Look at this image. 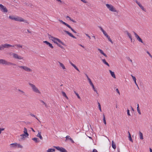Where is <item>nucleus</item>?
<instances>
[{
	"instance_id": "nucleus-8",
	"label": "nucleus",
	"mask_w": 152,
	"mask_h": 152,
	"mask_svg": "<svg viewBox=\"0 0 152 152\" xmlns=\"http://www.w3.org/2000/svg\"><path fill=\"white\" fill-rule=\"evenodd\" d=\"M0 10L1 11L4 12H7L8 11L7 10L6 7L1 4H0Z\"/></svg>"
},
{
	"instance_id": "nucleus-37",
	"label": "nucleus",
	"mask_w": 152,
	"mask_h": 152,
	"mask_svg": "<svg viewBox=\"0 0 152 152\" xmlns=\"http://www.w3.org/2000/svg\"><path fill=\"white\" fill-rule=\"evenodd\" d=\"M48 37L50 39H53L54 37L51 36V35L49 34H48Z\"/></svg>"
},
{
	"instance_id": "nucleus-5",
	"label": "nucleus",
	"mask_w": 152,
	"mask_h": 152,
	"mask_svg": "<svg viewBox=\"0 0 152 152\" xmlns=\"http://www.w3.org/2000/svg\"><path fill=\"white\" fill-rule=\"evenodd\" d=\"M51 40H52L53 41L54 43L56 44V45L58 44V43L57 42V41H58L59 43L61 44L62 45H65V44L60 39H59L54 37L53 39H51Z\"/></svg>"
},
{
	"instance_id": "nucleus-20",
	"label": "nucleus",
	"mask_w": 152,
	"mask_h": 152,
	"mask_svg": "<svg viewBox=\"0 0 152 152\" xmlns=\"http://www.w3.org/2000/svg\"><path fill=\"white\" fill-rule=\"evenodd\" d=\"M54 147L60 152L62 150V149L63 148L62 147H60L58 146H54Z\"/></svg>"
},
{
	"instance_id": "nucleus-54",
	"label": "nucleus",
	"mask_w": 152,
	"mask_h": 152,
	"mask_svg": "<svg viewBox=\"0 0 152 152\" xmlns=\"http://www.w3.org/2000/svg\"><path fill=\"white\" fill-rule=\"evenodd\" d=\"M127 58V59L129 60V61H130L131 62H132V60L129 57H128Z\"/></svg>"
},
{
	"instance_id": "nucleus-4",
	"label": "nucleus",
	"mask_w": 152,
	"mask_h": 152,
	"mask_svg": "<svg viewBox=\"0 0 152 152\" xmlns=\"http://www.w3.org/2000/svg\"><path fill=\"white\" fill-rule=\"evenodd\" d=\"M18 67H20L22 69H23L25 71L27 72H31L32 71V69L26 66H19Z\"/></svg>"
},
{
	"instance_id": "nucleus-32",
	"label": "nucleus",
	"mask_w": 152,
	"mask_h": 152,
	"mask_svg": "<svg viewBox=\"0 0 152 152\" xmlns=\"http://www.w3.org/2000/svg\"><path fill=\"white\" fill-rule=\"evenodd\" d=\"M9 18L10 19L12 20H15V16L13 15H12V16H10L9 17Z\"/></svg>"
},
{
	"instance_id": "nucleus-30",
	"label": "nucleus",
	"mask_w": 152,
	"mask_h": 152,
	"mask_svg": "<svg viewBox=\"0 0 152 152\" xmlns=\"http://www.w3.org/2000/svg\"><path fill=\"white\" fill-rule=\"evenodd\" d=\"M62 93L63 95L64 96L66 99H68V97L66 95V93L64 92V91H62Z\"/></svg>"
},
{
	"instance_id": "nucleus-1",
	"label": "nucleus",
	"mask_w": 152,
	"mask_h": 152,
	"mask_svg": "<svg viewBox=\"0 0 152 152\" xmlns=\"http://www.w3.org/2000/svg\"><path fill=\"white\" fill-rule=\"evenodd\" d=\"M0 64L10 66H16V64L9 61H7L4 59H0Z\"/></svg>"
},
{
	"instance_id": "nucleus-59",
	"label": "nucleus",
	"mask_w": 152,
	"mask_h": 152,
	"mask_svg": "<svg viewBox=\"0 0 152 152\" xmlns=\"http://www.w3.org/2000/svg\"><path fill=\"white\" fill-rule=\"evenodd\" d=\"M94 90L96 92V93H97V94H98V93H97V91L96 90V89L95 88V87H94V88H93Z\"/></svg>"
},
{
	"instance_id": "nucleus-25",
	"label": "nucleus",
	"mask_w": 152,
	"mask_h": 152,
	"mask_svg": "<svg viewBox=\"0 0 152 152\" xmlns=\"http://www.w3.org/2000/svg\"><path fill=\"white\" fill-rule=\"evenodd\" d=\"M17 143H12L10 144L11 147L14 148H17Z\"/></svg>"
},
{
	"instance_id": "nucleus-31",
	"label": "nucleus",
	"mask_w": 152,
	"mask_h": 152,
	"mask_svg": "<svg viewBox=\"0 0 152 152\" xmlns=\"http://www.w3.org/2000/svg\"><path fill=\"white\" fill-rule=\"evenodd\" d=\"M69 28H70L71 30L73 31V32L74 33H77V32H76V31H75L69 25V26H68V27Z\"/></svg>"
},
{
	"instance_id": "nucleus-55",
	"label": "nucleus",
	"mask_w": 152,
	"mask_h": 152,
	"mask_svg": "<svg viewBox=\"0 0 152 152\" xmlns=\"http://www.w3.org/2000/svg\"><path fill=\"white\" fill-rule=\"evenodd\" d=\"M59 47H60L61 48H63V46H62L60 44H58H58H57Z\"/></svg>"
},
{
	"instance_id": "nucleus-28",
	"label": "nucleus",
	"mask_w": 152,
	"mask_h": 152,
	"mask_svg": "<svg viewBox=\"0 0 152 152\" xmlns=\"http://www.w3.org/2000/svg\"><path fill=\"white\" fill-rule=\"evenodd\" d=\"M89 81V82L90 84V85L92 86V87L93 88H94V85H93V83H92V82H91V79L89 80V79H88V80Z\"/></svg>"
},
{
	"instance_id": "nucleus-9",
	"label": "nucleus",
	"mask_w": 152,
	"mask_h": 152,
	"mask_svg": "<svg viewBox=\"0 0 152 152\" xmlns=\"http://www.w3.org/2000/svg\"><path fill=\"white\" fill-rule=\"evenodd\" d=\"M133 33L135 35V37L137 38V39L140 42L143 43V42L142 41V39L134 31Z\"/></svg>"
},
{
	"instance_id": "nucleus-12",
	"label": "nucleus",
	"mask_w": 152,
	"mask_h": 152,
	"mask_svg": "<svg viewBox=\"0 0 152 152\" xmlns=\"http://www.w3.org/2000/svg\"><path fill=\"white\" fill-rule=\"evenodd\" d=\"M64 31L68 35H69L70 37H71L73 38L76 39V37H75L71 33H70L68 31L65 30V31Z\"/></svg>"
},
{
	"instance_id": "nucleus-63",
	"label": "nucleus",
	"mask_w": 152,
	"mask_h": 152,
	"mask_svg": "<svg viewBox=\"0 0 152 152\" xmlns=\"http://www.w3.org/2000/svg\"><path fill=\"white\" fill-rule=\"evenodd\" d=\"M81 1L85 3H86L87 2V1H85V0H81Z\"/></svg>"
},
{
	"instance_id": "nucleus-35",
	"label": "nucleus",
	"mask_w": 152,
	"mask_h": 152,
	"mask_svg": "<svg viewBox=\"0 0 152 152\" xmlns=\"http://www.w3.org/2000/svg\"><path fill=\"white\" fill-rule=\"evenodd\" d=\"M107 37V38L108 39V40L110 41V42H111L112 43H113V42H112V40H111V39H110V37H109V36L108 35L107 36V37Z\"/></svg>"
},
{
	"instance_id": "nucleus-36",
	"label": "nucleus",
	"mask_w": 152,
	"mask_h": 152,
	"mask_svg": "<svg viewBox=\"0 0 152 152\" xmlns=\"http://www.w3.org/2000/svg\"><path fill=\"white\" fill-rule=\"evenodd\" d=\"M17 147L18 148H23V146L21 145L20 144H18L17 143Z\"/></svg>"
},
{
	"instance_id": "nucleus-41",
	"label": "nucleus",
	"mask_w": 152,
	"mask_h": 152,
	"mask_svg": "<svg viewBox=\"0 0 152 152\" xmlns=\"http://www.w3.org/2000/svg\"><path fill=\"white\" fill-rule=\"evenodd\" d=\"M61 23H62L64 25H65L67 27H68V26H69V25H68V24L66 23L65 22H64L63 21Z\"/></svg>"
},
{
	"instance_id": "nucleus-48",
	"label": "nucleus",
	"mask_w": 152,
	"mask_h": 152,
	"mask_svg": "<svg viewBox=\"0 0 152 152\" xmlns=\"http://www.w3.org/2000/svg\"><path fill=\"white\" fill-rule=\"evenodd\" d=\"M127 114L128 115L131 116V115L129 113V110L128 109L127 110Z\"/></svg>"
},
{
	"instance_id": "nucleus-13",
	"label": "nucleus",
	"mask_w": 152,
	"mask_h": 152,
	"mask_svg": "<svg viewBox=\"0 0 152 152\" xmlns=\"http://www.w3.org/2000/svg\"><path fill=\"white\" fill-rule=\"evenodd\" d=\"M44 43L46 44L47 45H48L50 48H53L52 44L50 43L49 42L45 41L43 42Z\"/></svg>"
},
{
	"instance_id": "nucleus-50",
	"label": "nucleus",
	"mask_w": 152,
	"mask_h": 152,
	"mask_svg": "<svg viewBox=\"0 0 152 152\" xmlns=\"http://www.w3.org/2000/svg\"><path fill=\"white\" fill-rule=\"evenodd\" d=\"M30 115L32 117H34L37 120H38V121L39 120L37 119V117L35 116V115L33 114H30Z\"/></svg>"
},
{
	"instance_id": "nucleus-2",
	"label": "nucleus",
	"mask_w": 152,
	"mask_h": 152,
	"mask_svg": "<svg viewBox=\"0 0 152 152\" xmlns=\"http://www.w3.org/2000/svg\"><path fill=\"white\" fill-rule=\"evenodd\" d=\"M28 84L33 91L37 93L40 94V91L35 85L30 83H29Z\"/></svg>"
},
{
	"instance_id": "nucleus-33",
	"label": "nucleus",
	"mask_w": 152,
	"mask_h": 152,
	"mask_svg": "<svg viewBox=\"0 0 152 152\" xmlns=\"http://www.w3.org/2000/svg\"><path fill=\"white\" fill-rule=\"evenodd\" d=\"M103 120L104 124L106 125V122L105 119V117L104 114L103 115Z\"/></svg>"
},
{
	"instance_id": "nucleus-42",
	"label": "nucleus",
	"mask_w": 152,
	"mask_h": 152,
	"mask_svg": "<svg viewBox=\"0 0 152 152\" xmlns=\"http://www.w3.org/2000/svg\"><path fill=\"white\" fill-rule=\"evenodd\" d=\"M41 102L46 107H48V105L47 104H46L45 102H44V101H43L42 100H41Z\"/></svg>"
},
{
	"instance_id": "nucleus-56",
	"label": "nucleus",
	"mask_w": 152,
	"mask_h": 152,
	"mask_svg": "<svg viewBox=\"0 0 152 152\" xmlns=\"http://www.w3.org/2000/svg\"><path fill=\"white\" fill-rule=\"evenodd\" d=\"M85 74L86 75V77H87V79L88 80V79H89V80L90 79L88 77V76L86 74Z\"/></svg>"
},
{
	"instance_id": "nucleus-29",
	"label": "nucleus",
	"mask_w": 152,
	"mask_h": 152,
	"mask_svg": "<svg viewBox=\"0 0 152 152\" xmlns=\"http://www.w3.org/2000/svg\"><path fill=\"white\" fill-rule=\"evenodd\" d=\"M137 112L140 115L141 114V112H140V109H139V105L138 104L137 105Z\"/></svg>"
},
{
	"instance_id": "nucleus-26",
	"label": "nucleus",
	"mask_w": 152,
	"mask_h": 152,
	"mask_svg": "<svg viewBox=\"0 0 152 152\" xmlns=\"http://www.w3.org/2000/svg\"><path fill=\"white\" fill-rule=\"evenodd\" d=\"M58 62L60 66L62 67L63 69H65V66L62 63L60 62Z\"/></svg>"
},
{
	"instance_id": "nucleus-47",
	"label": "nucleus",
	"mask_w": 152,
	"mask_h": 152,
	"mask_svg": "<svg viewBox=\"0 0 152 152\" xmlns=\"http://www.w3.org/2000/svg\"><path fill=\"white\" fill-rule=\"evenodd\" d=\"M4 128H0V134H1L2 131H4Z\"/></svg>"
},
{
	"instance_id": "nucleus-64",
	"label": "nucleus",
	"mask_w": 152,
	"mask_h": 152,
	"mask_svg": "<svg viewBox=\"0 0 152 152\" xmlns=\"http://www.w3.org/2000/svg\"><path fill=\"white\" fill-rule=\"evenodd\" d=\"M23 4L24 5H26V6L28 5V3L26 2H25V3H23Z\"/></svg>"
},
{
	"instance_id": "nucleus-18",
	"label": "nucleus",
	"mask_w": 152,
	"mask_h": 152,
	"mask_svg": "<svg viewBox=\"0 0 152 152\" xmlns=\"http://www.w3.org/2000/svg\"><path fill=\"white\" fill-rule=\"evenodd\" d=\"M38 133L37 135V136L38 137H39L41 140H42L43 138L41 134V132H39V131H38Z\"/></svg>"
},
{
	"instance_id": "nucleus-11",
	"label": "nucleus",
	"mask_w": 152,
	"mask_h": 152,
	"mask_svg": "<svg viewBox=\"0 0 152 152\" xmlns=\"http://www.w3.org/2000/svg\"><path fill=\"white\" fill-rule=\"evenodd\" d=\"M12 55L13 57L16 59H21L23 58L21 56H19L17 54L15 53H13Z\"/></svg>"
},
{
	"instance_id": "nucleus-17",
	"label": "nucleus",
	"mask_w": 152,
	"mask_h": 152,
	"mask_svg": "<svg viewBox=\"0 0 152 152\" xmlns=\"http://www.w3.org/2000/svg\"><path fill=\"white\" fill-rule=\"evenodd\" d=\"M66 140H67V139H69L71 141V142L72 143H74V141L68 135V136H67L66 137Z\"/></svg>"
},
{
	"instance_id": "nucleus-51",
	"label": "nucleus",
	"mask_w": 152,
	"mask_h": 152,
	"mask_svg": "<svg viewBox=\"0 0 152 152\" xmlns=\"http://www.w3.org/2000/svg\"><path fill=\"white\" fill-rule=\"evenodd\" d=\"M18 91L21 92L23 95H24L25 94V93L24 92H23V91H22V90H20V89H18Z\"/></svg>"
},
{
	"instance_id": "nucleus-44",
	"label": "nucleus",
	"mask_w": 152,
	"mask_h": 152,
	"mask_svg": "<svg viewBox=\"0 0 152 152\" xmlns=\"http://www.w3.org/2000/svg\"><path fill=\"white\" fill-rule=\"evenodd\" d=\"M61 152H67V151L65 149L63 148Z\"/></svg>"
},
{
	"instance_id": "nucleus-3",
	"label": "nucleus",
	"mask_w": 152,
	"mask_h": 152,
	"mask_svg": "<svg viewBox=\"0 0 152 152\" xmlns=\"http://www.w3.org/2000/svg\"><path fill=\"white\" fill-rule=\"evenodd\" d=\"M106 6L110 11L112 12H117V11L112 5L108 4H106Z\"/></svg>"
},
{
	"instance_id": "nucleus-46",
	"label": "nucleus",
	"mask_w": 152,
	"mask_h": 152,
	"mask_svg": "<svg viewBox=\"0 0 152 152\" xmlns=\"http://www.w3.org/2000/svg\"><path fill=\"white\" fill-rule=\"evenodd\" d=\"M98 27L100 28L102 32H104V29L102 28L100 26H99Z\"/></svg>"
},
{
	"instance_id": "nucleus-34",
	"label": "nucleus",
	"mask_w": 152,
	"mask_h": 152,
	"mask_svg": "<svg viewBox=\"0 0 152 152\" xmlns=\"http://www.w3.org/2000/svg\"><path fill=\"white\" fill-rule=\"evenodd\" d=\"M14 46H16L17 48H22V45H15Z\"/></svg>"
},
{
	"instance_id": "nucleus-19",
	"label": "nucleus",
	"mask_w": 152,
	"mask_h": 152,
	"mask_svg": "<svg viewBox=\"0 0 152 152\" xmlns=\"http://www.w3.org/2000/svg\"><path fill=\"white\" fill-rule=\"evenodd\" d=\"M24 134L27 137L29 135L28 134L27 132V129L26 128H24V131H23Z\"/></svg>"
},
{
	"instance_id": "nucleus-49",
	"label": "nucleus",
	"mask_w": 152,
	"mask_h": 152,
	"mask_svg": "<svg viewBox=\"0 0 152 152\" xmlns=\"http://www.w3.org/2000/svg\"><path fill=\"white\" fill-rule=\"evenodd\" d=\"M129 140L131 141H132V142H133L132 141V137H131V135H129Z\"/></svg>"
},
{
	"instance_id": "nucleus-6",
	"label": "nucleus",
	"mask_w": 152,
	"mask_h": 152,
	"mask_svg": "<svg viewBox=\"0 0 152 152\" xmlns=\"http://www.w3.org/2000/svg\"><path fill=\"white\" fill-rule=\"evenodd\" d=\"M1 45L3 50H4V48H9L10 47H14V45H12L8 44H4Z\"/></svg>"
},
{
	"instance_id": "nucleus-10",
	"label": "nucleus",
	"mask_w": 152,
	"mask_h": 152,
	"mask_svg": "<svg viewBox=\"0 0 152 152\" xmlns=\"http://www.w3.org/2000/svg\"><path fill=\"white\" fill-rule=\"evenodd\" d=\"M125 33L128 36V37L130 39L132 42H134V39H132V37L131 34L129 33L127 31H125Z\"/></svg>"
},
{
	"instance_id": "nucleus-43",
	"label": "nucleus",
	"mask_w": 152,
	"mask_h": 152,
	"mask_svg": "<svg viewBox=\"0 0 152 152\" xmlns=\"http://www.w3.org/2000/svg\"><path fill=\"white\" fill-rule=\"evenodd\" d=\"M103 33L104 34V36H106V37H107V36H108L107 33L105 31H104V32H103Z\"/></svg>"
},
{
	"instance_id": "nucleus-23",
	"label": "nucleus",
	"mask_w": 152,
	"mask_h": 152,
	"mask_svg": "<svg viewBox=\"0 0 152 152\" xmlns=\"http://www.w3.org/2000/svg\"><path fill=\"white\" fill-rule=\"evenodd\" d=\"M112 148L114 149H115L116 148V145L113 141L112 142Z\"/></svg>"
},
{
	"instance_id": "nucleus-24",
	"label": "nucleus",
	"mask_w": 152,
	"mask_h": 152,
	"mask_svg": "<svg viewBox=\"0 0 152 152\" xmlns=\"http://www.w3.org/2000/svg\"><path fill=\"white\" fill-rule=\"evenodd\" d=\"M140 138L141 140H142L143 139V135L142 134L140 131L139 132Z\"/></svg>"
},
{
	"instance_id": "nucleus-45",
	"label": "nucleus",
	"mask_w": 152,
	"mask_h": 152,
	"mask_svg": "<svg viewBox=\"0 0 152 152\" xmlns=\"http://www.w3.org/2000/svg\"><path fill=\"white\" fill-rule=\"evenodd\" d=\"M147 53L152 58V56L148 51H146Z\"/></svg>"
},
{
	"instance_id": "nucleus-16",
	"label": "nucleus",
	"mask_w": 152,
	"mask_h": 152,
	"mask_svg": "<svg viewBox=\"0 0 152 152\" xmlns=\"http://www.w3.org/2000/svg\"><path fill=\"white\" fill-rule=\"evenodd\" d=\"M20 136L22 137L20 138V140H24V139L26 137H27L25 134H22L20 135Z\"/></svg>"
},
{
	"instance_id": "nucleus-52",
	"label": "nucleus",
	"mask_w": 152,
	"mask_h": 152,
	"mask_svg": "<svg viewBox=\"0 0 152 152\" xmlns=\"http://www.w3.org/2000/svg\"><path fill=\"white\" fill-rule=\"evenodd\" d=\"M142 10L144 11L145 12L146 11V10L145 9L144 7L142 6L141 8H140Z\"/></svg>"
},
{
	"instance_id": "nucleus-14",
	"label": "nucleus",
	"mask_w": 152,
	"mask_h": 152,
	"mask_svg": "<svg viewBox=\"0 0 152 152\" xmlns=\"http://www.w3.org/2000/svg\"><path fill=\"white\" fill-rule=\"evenodd\" d=\"M131 76L132 77L133 80L134 81L135 85H136V86L138 88H139L138 86L136 83V77L132 75H131Z\"/></svg>"
},
{
	"instance_id": "nucleus-61",
	"label": "nucleus",
	"mask_w": 152,
	"mask_h": 152,
	"mask_svg": "<svg viewBox=\"0 0 152 152\" xmlns=\"http://www.w3.org/2000/svg\"><path fill=\"white\" fill-rule=\"evenodd\" d=\"M136 3L139 6H140L141 4L140 3V2L138 1H136Z\"/></svg>"
},
{
	"instance_id": "nucleus-60",
	"label": "nucleus",
	"mask_w": 152,
	"mask_h": 152,
	"mask_svg": "<svg viewBox=\"0 0 152 152\" xmlns=\"http://www.w3.org/2000/svg\"><path fill=\"white\" fill-rule=\"evenodd\" d=\"M86 35L90 39H91V37L89 35H88V34H86Z\"/></svg>"
},
{
	"instance_id": "nucleus-57",
	"label": "nucleus",
	"mask_w": 152,
	"mask_h": 152,
	"mask_svg": "<svg viewBox=\"0 0 152 152\" xmlns=\"http://www.w3.org/2000/svg\"><path fill=\"white\" fill-rule=\"evenodd\" d=\"M116 92L119 94L120 95V93L118 89L117 88L116 89Z\"/></svg>"
},
{
	"instance_id": "nucleus-40",
	"label": "nucleus",
	"mask_w": 152,
	"mask_h": 152,
	"mask_svg": "<svg viewBox=\"0 0 152 152\" xmlns=\"http://www.w3.org/2000/svg\"><path fill=\"white\" fill-rule=\"evenodd\" d=\"M73 66L76 69L77 71L80 72V71L79 69H78V68L74 64L73 65Z\"/></svg>"
},
{
	"instance_id": "nucleus-58",
	"label": "nucleus",
	"mask_w": 152,
	"mask_h": 152,
	"mask_svg": "<svg viewBox=\"0 0 152 152\" xmlns=\"http://www.w3.org/2000/svg\"><path fill=\"white\" fill-rule=\"evenodd\" d=\"M70 20L74 23H76V22L75 20L71 18V20Z\"/></svg>"
},
{
	"instance_id": "nucleus-15",
	"label": "nucleus",
	"mask_w": 152,
	"mask_h": 152,
	"mask_svg": "<svg viewBox=\"0 0 152 152\" xmlns=\"http://www.w3.org/2000/svg\"><path fill=\"white\" fill-rule=\"evenodd\" d=\"M109 71L112 76L115 78H116V77H115V74L114 72H112L110 70H109Z\"/></svg>"
},
{
	"instance_id": "nucleus-21",
	"label": "nucleus",
	"mask_w": 152,
	"mask_h": 152,
	"mask_svg": "<svg viewBox=\"0 0 152 152\" xmlns=\"http://www.w3.org/2000/svg\"><path fill=\"white\" fill-rule=\"evenodd\" d=\"M32 140L35 141L36 142H39V140L37 138L34 137L32 138Z\"/></svg>"
},
{
	"instance_id": "nucleus-38",
	"label": "nucleus",
	"mask_w": 152,
	"mask_h": 152,
	"mask_svg": "<svg viewBox=\"0 0 152 152\" xmlns=\"http://www.w3.org/2000/svg\"><path fill=\"white\" fill-rule=\"evenodd\" d=\"M98 106L99 108V110H100V111L101 112L102 111V110H101V105H100V104L99 102H98Z\"/></svg>"
},
{
	"instance_id": "nucleus-7",
	"label": "nucleus",
	"mask_w": 152,
	"mask_h": 152,
	"mask_svg": "<svg viewBox=\"0 0 152 152\" xmlns=\"http://www.w3.org/2000/svg\"><path fill=\"white\" fill-rule=\"evenodd\" d=\"M15 20L20 22H24L26 23H27V21L26 20H24L22 18L18 16L15 17Z\"/></svg>"
},
{
	"instance_id": "nucleus-22",
	"label": "nucleus",
	"mask_w": 152,
	"mask_h": 152,
	"mask_svg": "<svg viewBox=\"0 0 152 152\" xmlns=\"http://www.w3.org/2000/svg\"><path fill=\"white\" fill-rule=\"evenodd\" d=\"M102 61L104 64H105V65H107L108 66H110L109 64L105 60V59H102Z\"/></svg>"
},
{
	"instance_id": "nucleus-27",
	"label": "nucleus",
	"mask_w": 152,
	"mask_h": 152,
	"mask_svg": "<svg viewBox=\"0 0 152 152\" xmlns=\"http://www.w3.org/2000/svg\"><path fill=\"white\" fill-rule=\"evenodd\" d=\"M55 149L53 148L49 149L47 151V152H54L55 151Z\"/></svg>"
},
{
	"instance_id": "nucleus-53",
	"label": "nucleus",
	"mask_w": 152,
	"mask_h": 152,
	"mask_svg": "<svg viewBox=\"0 0 152 152\" xmlns=\"http://www.w3.org/2000/svg\"><path fill=\"white\" fill-rule=\"evenodd\" d=\"M76 95L77 96L78 99H80V97L77 93H76Z\"/></svg>"
},
{
	"instance_id": "nucleus-39",
	"label": "nucleus",
	"mask_w": 152,
	"mask_h": 152,
	"mask_svg": "<svg viewBox=\"0 0 152 152\" xmlns=\"http://www.w3.org/2000/svg\"><path fill=\"white\" fill-rule=\"evenodd\" d=\"M98 50L99 51L100 53L102 54L103 55L104 53L102 50L99 48L98 49Z\"/></svg>"
},
{
	"instance_id": "nucleus-62",
	"label": "nucleus",
	"mask_w": 152,
	"mask_h": 152,
	"mask_svg": "<svg viewBox=\"0 0 152 152\" xmlns=\"http://www.w3.org/2000/svg\"><path fill=\"white\" fill-rule=\"evenodd\" d=\"M92 152H98V151L96 149H94L93 150Z\"/></svg>"
}]
</instances>
